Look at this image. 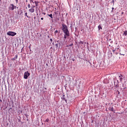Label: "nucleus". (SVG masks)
Listing matches in <instances>:
<instances>
[{"label":"nucleus","mask_w":127,"mask_h":127,"mask_svg":"<svg viewBox=\"0 0 127 127\" xmlns=\"http://www.w3.org/2000/svg\"><path fill=\"white\" fill-rule=\"evenodd\" d=\"M79 44H84V42H82V41H80V42H79Z\"/></svg>","instance_id":"nucleus-16"},{"label":"nucleus","mask_w":127,"mask_h":127,"mask_svg":"<svg viewBox=\"0 0 127 127\" xmlns=\"http://www.w3.org/2000/svg\"><path fill=\"white\" fill-rule=\"evenodd\" d=\"M119 78L120 80L121 81V82H122V81H123V75L120 74V75L119 76Z\"/></svg>","instance_id":"nucleus-11"},{"label":"nucleus","mask_w":127,"mask_h":127,"mask_svg":"<svg viewBox=\"0 0 127 127\" xmlns=\"http://www.w3.org/2000/svg\"><path fill=\"white\" fill-rule=\"evenodd\" d=\"M57 42L59 44H56L55 46H56V48H58V47H59V49H60V45H61V44H60V42H59V41H58Z\"/></svg>","instance_id":"nucleus-7"},{"label":"nucleus","mask_w":127,"mask_h":127,"mask_svg":"<svg viewBox=\"0 0 127 127\" xmlns=\"http://www.w3.org/2000/svg\"><path fill=\"white\" fill-rule=\"evenodd\" d=\"M25 16H26L27 17L29 18V17L28 16V15H27V12H26L25 13Z\"/></svg>","instance_id":"nucleus-17"},{"label":"nucleus","mask_w":127,"mask_h":127,"mask_svg":"<svg viewBox=\"0 0 127 127\" xmlns=\"http://www.w3.org/2000/svg\"><path fill=\"white\" fill-rule=\"evenodd\" d=\"M45 122H46L47 123H49V119H47L45 120Z\"/></svg>","instance_id":"nucleus-18"},{"label":"nucleus","mask_w":127,"mask_h":127,"mask_svg":"<svg viewBox=\"0 0 127 127\" xmlns=\"http://www.w3.org/2000/svg\"><path fill=\"white\" fill-rule=\"evenodd\" d=\"M57 33H58V30H56L55 31V34H57Z\"/></svg>","instance_id":"nucleus-20"},{"label":"nucleus","mask_w":127,"mask_h":127,"mask_svg":"<svg viewBox=\"0 0 127 127\" xmlns=\"http://www.w3.org/2000/svg\"><path fill=\"white\" fill-rule=\"evenodd\" d=\"M112 2H113V4H115V0H112Z\"/></svg>","instance_id":"nucleus-22"},{"label":"nucleus","mask_w":127,"mask_h":127,"mask_svg":"<svg viewBox=\"0 0 127 127\" xmlns=\"http://www.w3.org/2000/svg\"><path fill=\"white\" fill-rule=\"evenodd\" d=\"M120 55H123V56H125V54H124L123 53H120Z\"/></svg>","instance_id":"nucleus-19"},{"label":"nucleus","mask_w":127,"mask_h":127,"mask_svg":"<svg viewBox=\"0 0 127 127\" xmlns=\"http://www.w3.org/2000/svg\"><path fill=\"white\" fill-rule=\"evenodd\" d=\"M7 35H9V36H14L16 35V33L14 32L9 31L7 33Z\"/></svg>","instance_id":"nucleus-3"},{"label":"nucleus","mask_w":127,"mask_h":127,"mask_svg":"<svg viewBox=\"0 0 127 127\" xmlns=\"http://www.w3.org/2000/svg\"><path fill=\"white\" fill-rule=\"evenodd\" d=\"M43 14H44V15H45V14H46V13H43Z\"/></svg>","instance_id":"nucleus-35"},{"label":"nucleus","mask_w":127,"mask_h":127,"mask_svg":"<svg viewBox=\"0 0 127 127\" xmlns=\"http://www.w3.org/2000/svg\"><path fill=\"white\" fill-rule=\"evenodd\" d=\"M117 92L118 93V95H120V94H121V93L120 92V91L119 90H117Z\"/></svg>","instance_id":"nucleus-23"},{"label":"nucleus","mask_w":127,"mask_h":127,"mask_svg":"<svg viewBox=\"0 0 127 127\" xmlns=\"http://www.w3.org/2000/svg\"><path fill=\"white\" fill-rule=\"evenodd\" d=\"M16 0V3H17L18 2V0Z\"/></svg>","instance_id":"nucleus-27"},{"label":"nucleus","mask_w":127,"mask_h":127,"mask_svg":"<svg viewBox=\"0 0 127 127\" xmlns=\"http://www.w3.org/2000/svg\"><path fill=\"white\" fill-rule=\"evenodd\" d=\"M34 3L36 4V6L37 7V6H38V3H39V2L37 1H35Z\"/></svg>","instance_id":"nucleus-12"},{"label":"nucleus","mask_w":127,"mask_h":127,"mask_svg":"<svg viewBox=\"0 0 127 127\" xmlns=\"http://www.w3.org/2000/svg\"><path fill=\"white\" fill-rule=\"evenodd\" d=\"M118 50H119V48H117L116 50V49L115 50H113V52H114V53H115L116 55H118V54H119V52H116V51H118Z\"/></svg>","instance_id":"nucleus-8"},{"label":"nucleus","mask_w":127,"mask_h":127,"mask_svg":"<svg viewBox=\"0 0 127 127\" xmlns=\"http://www.w3.org/2000/svg\"><path fill=\"white\" fill-rule=\"evenodd\" d=\"M50 41H52V39H50Z\"/></svg>","instance_id":"nucleus-33"},{"label":"nucleus","mask_w":127,"mask_h":127,"mask_svg":"<svg viewBox=\"0 0 127 127\" xmlns=\"http://www.w3.org/2000/svg\"><path fill=\"white\" fill-rule=\"evenodd\" d=\"M48 16H50V17H51V18H53L52 14H48Z\"/></svg>","instance_id":"nucleus-13"},{"label":"nucleus","mask_w":127,"mask_h":127,"mask_svg":"<svg viewBox=\"0 0 127 127\" xmlns=\"http://www.w3.org/2000/svg\"><path fill=\"white\" fill-rule=\"evenodd\" d=\"M17 57H18V56H17V55H15V58H16V59H17Z\"/></svg>","instance_id":"nucleus-26"},{"label":"nucleus","mask_w":127,"mask_h":127,"mask_svg":"<svg viewBox=\"0 0 127 127\" xmlns=\"http://www.w3.org/2000/svg\"><path fill=\"white\" fill-rule=\"evenodd\" d=\"M54 13H55V14H58L57 11H55Z\"/></svg>","instance_id":"nucleus-25"},{"label":"nucleus","mask_w":127,"mask_h":127,"mask_svg":"<svg viewBox=\"0 0 127 127\" xmlns=\"http://www.w3.org/2000/svg\"><path fill=\"white\" fill-rule=\"evenodd\" d=\"M98 29H99V30H100V29H102V25H99L98 26Z\"/></svg>","instance_id":"nucleus-15"},{"label":"nucleus","mask_w":127,"mask_h":127,"mask_svg":"<svg viewBox=\"0 0 127 127\" xmlns=\"http://www.w3.org/2000/svg\"><path fill=\"white\" fill-rule=\"evenodd\" d=\"M62 26V30L64 32V39H66L67 37L70 36V33H69V30H68V27H67V25L65 24H63Z\"/></svg>","instance_id":"nucleus-1"},{"label":"nucleus","mask_w":127,"mask_h":127,"mask_svg":"<svg viewBox=\"0 0 127 127\" xmlns=\"http://www.w3.org/2000/svg\"><path fill=\"white\" fill-rule=\"evenodd\" d=\"M18 113H22V110L20 107H19L18 109L17 110Z\"/></svg>","instance_id":"nucleus-9"},{"label":"nucleus","mask_w":127,"mask_h":127,"mask_svg":"<svg viewBox=\"0 0 127 127\" xmlns=\"http://www.w3.org/2000/svg\"><path fill=\"white\" fill-rule=\"evenodd\" d=\"M122 14H124V12H122Z\"/></svg>","instance_id":"nucleus-32"},{"label":"nucleus","mask_w":127,"mask_h":127,"mask_svg":"<svg viewBox=\"0 0 127 127\" xmlns=\"http://www.w3.org/2000/svg\"><path fill=\"white\" fill-rule=\"evenodd\" d=\"M15 8H16V6L14 5L13 4H10L9 7V9L10 10H14Z\"/></svg>","instance_id":"nucleus-2"},{"label":"nucleus","mask_w":127,"mask_h":127,"mask_svg":"<svg viewBox=\"0 0 127 127\" xmlns=\"http://www.w3.org/2000/svg\"><path fill=\"white\" fill-rule=\"evenodd\" d=\"M41 20H43V18L42 17V18H41Z\"/></svg>","instance_id":"nucleus-30"},{"label":"nucleus","mask_w":127,"mask_h":127,"mask_svg":"<svg viewBox=\"0 0 127 127\" xmlns=\"http://www.w3.org/2000/svg\"><path fill=\"white\" fill-rule=\"evenodd\" d=\"M111 111H112V112H114V110H113V107L112 108Z\"/></svg>","instance_id":"nucleus-31"},{"label":"nucleus","mask_w":127,"mask_h":127,"mask_svg":"<svg viewBox=\"0 0 127 127\" xmlns=\"http://www.w3.org/2000/svg\"><path fill=\"white\" fill-rule=\"evenodd\" d=\"M114 87L116 90H118L120 87V85H119V82L116 83V82H114Z\"/></svg>","instance_id":"nucleus-6"},{"label":"nucleus","mask_w":127,"mask_h":127,"mask_svg":"<svg viewBox=\"0 0 127 127\" xmlns=\"http://www.w3.org/2000/svg\"><path fill=\"white\" fill-rule=\"evenodd\" d=\"M34 7H35V6L32 5L31 6V7L30 8V9H29V12H31V13H33V12L35 11V9H34Z\"/></svg>","instance_id":"nucleus-5"},{"label":"nucleus","mask_w":127,"mask_h":127,"mask_svg":"<svg viewBox=\"0 0 127 127\" xmlns=\"http://www.w3.org/2000/svg\"><path fill=\"white\" fill-rule=\"evenodd\" d=\"M111 55L112 56V55H113V54L112 53H111Z\"/></svg>","instance_id":"nucleus-34"},{"label":"nucleus","mask_w":127,"mask_h":127,"mask_svg":"<svg viewBox=\"0 0 127 127\" xmlns=\"http://www.w3.org/2000/svg\"><path fill=\"white\" fill-rule=\"evenodd\" d=\"M66 47H69V46H66Z\"/></svg>","instance_id":"nucleus-36"},{"label":"nucleus","mask_w":127,"mask_h":127,"mask_svg":"<svg viewBox=\"0 0 127 127\" xmlns=\"http://www.w3.org/2000/svg\"><path fill=\"white\" fill-rule=\"evenodd\" d=\"M62 99L63 101H67V100L66 99V98H65V95H63V96L62 97Z\"/></svg>","instance_id":"nucleus-10"},{"label":"nucleus","mask_w":127,"mask_h":127,"mask_svg":"<svg viewBox=\"0 0 127 127\" xmlns=\"http://www.w3.org/2000/svg\"><path fill=\"white\" fill-rule=\"evenodd\" d=\"M31 1H32V2H33V3H34L33 0H31Z\"/></svg>","instance_id":"nucleus-29"},{"label":"nucleus","mask_w":127,"mask_h":127,"mask_svg":"<svg viewBox=\"0 0 127 127\" xmlns=\"http://www.w3.org/2000/svg\"><path fill=\"white\" fill-rule=\"evenodd\" d=\"M114 9H115V8L112 7V11H113V10H114Z\"/></svg>","instance_id":"nucleus-28"},{"label":"nucleus","mask_w":127,"mask_h":127,"mask_svg":"<svg viewBox=\"0 0 127 127\" xmlns=\"http://www.w3.org/2000/svg\"><path fill=\"white\" fill-rule=\"evenodd\" d=\"M29 76H30V73L28 72V71L25 72L24 74V78L25 79H27Z\"/></svg>","instance_id":"nucleus-4"},{"label":"nucleus","mask_w":127,"mask_h":127,"mask_svg":"<svg viewBox=\"0 0 127 127\" xmlns=\"http://www.w3.org/2000/svg\"><path fill=\"white\" fill-rule=\"evenodd\" d=\"M73 43H72V44H70L69 45V46H73Z\"/></svg>","instance_id":"nucleus-24"},{"label":"nucleus","mask_w":127,"mask_h":127,"mask_svg":"<svg viewBox=\"0 0 127 127\" xmlns=\"http://www.w3.org/2000/svg\"><path fill=\"white\" fill-rule=\"evenodd\" d=\"M123 35H125V36H127V31H124V32L123 33Z\"/></svg>","instance_id":"nucleus-14"},{"label":"nucleus","mask_w":127,"mask_h":127,"mask_svg":"<svg viewBox=\"0 0 127 127\" xmlns=\"http://www.w3.org/2000/svg\"><path fill=\"white\" fill-rule=\"evenodd\" d=\"M28 8H31L30 4H28Z\"/></svg>","instance_id":"nucleus-21"}]
</instances>
